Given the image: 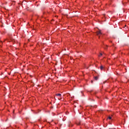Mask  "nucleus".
<instances>
[{
  "label": "nucleus",
  "instance_id": "1",
  "mask_svg": "<svg viewBox=\"0 0 129 129\" xmlns=\"http://www.w3.org/2000/svg\"><path fill=\"white\" fill-rule=\"evenodd\" d=\"M97 36H98L99 38H100V36H102V33L100 30L96 32Z\"/></svg>",
  "mask_w": 129,
  "mask_h": 129
},
{
  "label": "nucleus",
  "instance_id": "2",
  "mask_svg": "<svg viewBox=\"0 0 129 129\" xmlns=\"http://www.w3.org/2000/svg\"><path fill=\"white\" fill-rule=\"evenodd\" d=\"M56 96H58V99L59 100H61L62 99V97L61 96V94L58 93V94H55Z\"/></svg>",
  "mask_w": 129,
  "mask_h": 129
},
{
  "label": "nucleus",
  "instance_id": "3",
  "mask_svg": "<svg viewBox=\"0 0 129 129\" xmlns=\"http://www.w3.org/2000/svg\"><path fill=\"white\" fill-rule=\"evenodd\" d=\"M94 79L95 80H97V79H98V77H95Z\"/></svg>",
  "mask_w": 129,
  "mask_h": 129
},
{
  "label": "nucleus",
  "instance_id": "4",
  "mask_svg": "<svg viewBox=\"0 0 129 129\" xmlns=\"http://www.w3.org/2000/svg\"><path fill=\"white\" fill-rule=\"evenodd\" d=\"M100 69H101V70H102L103 69V67L101 66L100 67Z\"/></svg>",
  "mask_w": 129,
  "mask_h": 129
},
{
  "label": "nucleus",
  "instance_id": "5",
  "mask_svg": "<svg viewBox=\"0 0 129 129\" xmlns=\"http://www.w3.org/2000/svg\"><path fill=\"white\" fill-rule=\"evenodd\" d=\"M108 118L109 119H111V116H109V117H108Z\"/></svg>",
  "mask_w": 129,
  "mask_h": 129
},
{
  "label": "nucleus",
  "instance_id": "6",
  "mask_svg": "<svg viewBox=\"0 0 129 129\" xmlns=\"http://www.w3.org/2000/svg\"><path fill=\"white\" fill-rule=\"evenodd\" d=\"M102 55V53H100V55H99V57H100V56H101Z\"/></svg>",
  "mask_w": 129,
  "mask_h": 129
}]
</instances>
